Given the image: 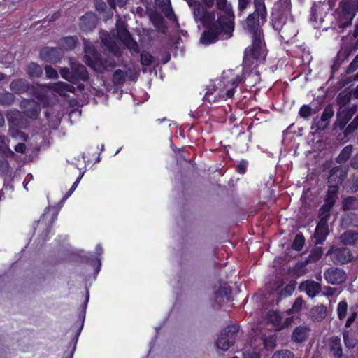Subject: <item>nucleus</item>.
Wrapping results in <instances>:
<instances>
[{
    "label": "nucleus",
    "mask_w": 358,
    "mask_h": 358,
    "mask_svg": "<svg viewBox=\"0 0 358 358\" xmlns=\"http://www.w3.org/2000/svg\"><path fill=\"white\" fill-rule=\"evenodd\" d=\"M255 10L250 15L243 23L244 29L252 34V45L245 50L243 58V71L242 74H236L232 70L223 72L221 88L213 96V92L208 90L203 99L210 103H215L220 99H229L234 96L235 88L245 79V73L250 71L257 76L255 68L258 64L265 59L266 50L262 41V30L259 27L260 22L265 21L266 10L263 0L254 1Z\"/></svg>",
    "instance_id": "f257e3e1"
},
{
    "label": "nucleus",
    "mask_w": 358,
    "mask_h": 358,
    "mask_svg": "<svg viewBox=\"0 0 358 358\" xmlns=\"http://www.w3.org/2000/svg\"><path fill=\"white\" fill-rule=\"evenodd\" d=\"M192 8L196 21H199L206 30L200 41L203 45L214 43L218 36L228 39L234 31L232 6L227 0H185Z\"/></svg>",
    "instance_id": "f03ea898"
},
{
    "label": "nucleus",
    "mask_w": 358,
    "mask_h": 358,
    "mask_svg": "<svg viewBox=\"0 0 358 358\" xmlns=\"http://www.w3.org/2000/svg\"><path fill=\"white\" fill-rule=\"evenodd\" d=\"M20 108L23 110L27 118L17 110H10L6 113V117L9 124V135L14 138L27 140L26 135L19 129L26 128L28 124V119H36L41 112L40 105L34 99L23 100Z\"/></svg>",
    "instance_id": "7ed1b4c3"
},
{
    "label": "nucleus",
    "mask_w": 358,
    "mask_h": 358,
    "mask_svg": "<svg viewBox=\"0 0 358 358\" xmlns=\"http://www.w3.org/2000/svg\"><path fill=\"white\" fill-rule=\"evenodd\" d=\"M117 36L122 43L119 45L115 41L114 37H112L108 33H102L101 36V41L110 52L119 57L121 54L122 47L127 48L131 52H137L138 46L130 36V34L125 28L124 21L118 20L116 23Z\"/></svg>",
    "instance_id": "20e7f679"
},
{
    "label": "nucleus",
    "mask_w": 358,
    "mask_h": 358,
    "mask_svg": "<svg viewBox=\"0 0 358 358\" xmlns=\"http://www.w3.org/2000/svg\"><path fill=\"white\" fill-rule=\"evenodd\" d=\"M273 15V27L280 33V36L285 41H289L296 36V31L294 28L292 20L287 22L289 9H287L283 14L277 12Z\"/></svg>",
    "instance_id": "39448f33"
},
{
    "label": "nucleus",
    "mask_w": 358,
    "mask_h": 358,
    "mask_svg": "<svg viewBox=\"0 0 358 358\" xmlns=\"http://www.w3.org/2000/svg\"><path fill=\"white\" fill-rule=\"evenodd\" d=\"M357 10V0H343L336 12L339 27L345 28L350 24Z\"/></svg>",
    "instance_id": "423d86ee"
},
{
    "label": "nucleus",
    "mask_w": 358,
    "mask_h": 358,
    "mask_svg": "<svg viewBox=\"0 0 358 358\" xmlns=\"http://www.w3.org/2000/svg\"><path fill=\"white\" fill-rule=\"evenodd\" d=\"M85 62L92 69L98 72H102L114 66L113 63H103L99 57L94 45L91 43L85 44Z\"/></svg>",
    "instance_id": "0eeeda50"
},
{
    "label": "nucleus",
    "mask_w": 358,
    "mask_h": 358,
    "mask_svg": "<svg viewBox=\"0 0 358 358\" xmlns=\"http://www.w3.org/2000/svg\"><path fill=\"white\" fill-rule=\"evenodd\" d=\"M45 88L52 90L62 96H65L67 92H73L75 89L73 86L64 82H58L51 85L42 87L41 92H36L35 96L44 106L50 104V102L47 100L48 92L45 93Z\"/></svg>",
    "instance_id": "6e6552de"
},
{
    "label": "nucleus",
    "mask_w": 358,
    "mask_h": 358,
    "mask_svg": "<svg viewBox=\"0 0 358 358\" xmlns=\"http://www.w3.org/2000/svg\"><path fill=\"white\" fill-rule=\"evenodd\" d=\"M238 331V327L233 324L227 327L220 334L217 343V348L227 351L234 343V335Z\"/></svg>",
    "instance_id": "1a4fd4ad"
},
{
    "label": "nucleus",
    "mask_w": 358,
    "mask_h": 358,
    "mask_svg": "<svg viewBox=\"0 0 358 358\" xmlns=\"http://www.w3.org/2000/svg\"><path fill=\"white\" fill-rule=\"evenodd\" d=\"M329 216V213L321 210L320 220L316 227L314 236L315 238H316V243L317 244H322L327 238V236L328 234L327 218Z\"/></svg>",
    "instance_id": "9d476101"
},
{
    "label": "nucleus",
    "mask_w": 358,
    "mask_h": 358,
    "mask_svg": "<svg viewBox=\"0 0 358 358\" xmlns=\"http://www.w3.org/2000/svg\"><path fill=\"white\" fill-rule=\"evenodd\" d=\"M357 106L355 105L352 106L349 109L338 110L336 122L334 123L335 128H338L342 130L345 128L347 123L352 118L353 115L356 112Z\"/></svg>",
    "instance_id": "9b49d317"
},
{
    "label": "nucleus",
    "mask_w": 358,
    "mask_h": 358,
    "mask_svg": "<svg viewBox=\"0 0 358 358\" xmlns=\"http://www.w3.org/2000/svg\"><path fill=\"white\" fill-rule=\"evenodd\" d=\"M291 322V318H284L283 315L277 311H271L268 315V322L272 324L276 331L287 327Z\"/></svg>",
    "instance_id": "f8f14e48"
},
{
    "label": "nucleus",
    "mask_w": 358,
    "mask_h": 358,
    "mask_svg": "<svg viewBox=\"0 0 358 358\" xmlns=\"http://www.w3.org/2000/svg\"><path fill=\"white\" fill-rule=\"evenodd\" d=\"M327 255L331 256L336 264H344L352 259L351 252L346 248H334L332 247L329 250Z\"/></svg>",
    "instance_id": "ddd939ff"
},
{
    "label": "nucleus",
    "mask_w": 358,
    "mask_h": 358,
    "mask_svg": "<svg viewBox=\"0 0 358 358\" xmlns=\"http://www.w3.org/2000/svg\"><path fill=\"white\" fill-rule=\"evenodd\" d=\"M57 213L55 208H48L45 210V213L41 217L36 226V229L41 231V229L46 228L49 229L50 226L57 219Z\"/></svg>",
    "instance_id": "4468645a"
},
{
    "label": "nucleus",
    "mask_w": 358,
    "mask_h": 358,
    "mask_svg": "<svg viewBox=\"0 0 358 358\" xmlns=\"http://www.w3.org/2000/svg\"><path fill=\"white\" fill-rule=\"evenodd\" d=\"M324 278L328 283L338 285L345 280L346 275L343 270L337 268H331L325 272Z\"/></svg>",
    "instance_id": "2eb2a0df"
},
{
    "label": "nucleus",
    "mask_w": 358,
    "mask_h": 358,
    "mask_svg": "<svg viewBox=\"0 0 358 358\" xmlns=\"http://www.w3.org/2000/svg\"><path fill=\"white\" fill-rule=\"evenodd\" d=\"M334 111L331 106H327L320 118L314 119V125L317 129L324 130L329 124L331 117L334 116Z\"/></svg>",
    "instance_id": "dca6fc26"
},
{
    "label": "nucleus",
    "mask_w": 358,
    "mask_h": 358,
    "mask_svg": "<svg viewBox=\"0 0 358 358\" xmlns=\"http://www.w3.org/2000/svg\"><path fill=\"white\" fill-rule=\"evenodd\" d=\"M62 56L59 48H45L41 50V58L48 62H57Z\"/></svg>",
    "instance_id": "f3484780"
},
{
    "label": "nucleus",
    "mask_w": 358,
    "mask_h": 358,
    "mask_svg": "<svg viewBox=\"0 0 358 358\" xmlns=\"http://www.w3.org/2000/svg\"><path fill=\"white\" fill-rule=\"evenodd\" d=\"M299 289L301 292H305L308 296L313 298L321 291V285L313 280H308L302 282Z\"/></svg>",
    "instance_id": "a211bd4d"
},
{
    "label": "nucleus",
    "mask_w": 358,
    "mask_h": 358,
    "mask_svg": "<svg viewBox=\"0 0 358 358\" xmlns=\"http://www.w3.org/2000/svg\"><path fill=\"white\" fill-rule=\"evenodd\" d=\"M338 191L337 185H331L329 187L327 192V198L326 199V203L323 206L321 209L322 211L329 213L331 207L335 203V196Z\"/></svg>",
    "instance_id": "6ab92c4d"
},
{
    "label": "nucleus",
    "mask_w": 358,
    "mask_h": 358,
    "mask_svg": "<svg viewBox=\"0 0 358 358\" xmlns=\"http://www.w3.org/2000/svg\"><path fill=\"white\" fill-rule=\"evenodd\" d=\"M10 87L14 93L21 94L27 92L29 89L30 85L25 79L20 78L13 80Z\"/></svg>",
    "instance_id": "aec40b11"
},
{
    "label": "nucleus",
    "mask_w": 358,
    "mask_h": 358,
    "mask_svg": "<svg viewBox=\"0 0 358 358\" xmlns=\"http://www.w3.org/2000/svg\"><path fill=\"white\" fill-rule=\"evenodd\" d=\"M96 22L95 15L92 13H87L81 17L80 25L85 30L92 29L95 27Z\"/></svg>",
    "instance_id": "412c9836"
},
{
    "label": "nucleus",
    "mask_w": 358,
    "mask_h": 358,
    "mask_svg": "<svg viewBox=\"0 0 358 358\" xmlns=\"http://www.w3.org/2000/svg\"><path fill=\"white\" fill-rule=\"evenodd\" d=\"M310 329L307 327L299 326L296 327L292 334V340L296 343H301L308 337Z\"/></svg>",
    "instance_id": "4be33fe9"
},
{
    "label": "nucleus",
    "mask_w": 358,
    "mask_h": 358,
    "mask_svg": "<svg viewBox=\"0 0 358 358\" xmlns=\"http://www.w3.org/2000/svg\"><path fill=\"white\" fill-rule=\"evenodd\" d=\"M155 5L170 20L175 19L170 0H155Z\"/></svg>",
    "instance_id": "5701e85b"
},
{
    "label": "nucleus",
    "mask_w": 358,
    "mask_h": 358,
    "mask_svg": "<svg viewBox=\"0 0 358 358\" xmlns=\"http://www.w3.org/2000/svg\"><path fill=\"white\" fill-rule=\"evenodd\" d=\"M341 240L345 245L358 248V233L352 231H346L341 235Z\"/></svg>",
    "instance_id": "b1692460"
},
{
    "label": "nucleus",
    "mask_w": 358,
    "mask_h": 358,
    "mask_svg": "<svg viewBox=\"0 0 358 358\" xmlns=\"http://www.w3.org/2000/svg\"><path fill=\"white\" fill-rule=\"evenodd\" d=\"M71 70L74 73L75 79L85 80L88 78V73L85 67L76 62L71 63Z\"/></svg>",
    "instance_id": "393cba45"
},
{
    "label": "nucleus",
    "mask_w": 358,
    "mask_h": 358,
    "mask_svg": "<svg viewBox=\"0 0 358 358\" xmlns=\"http://www.w3.org/2000/svg\"><path fill=\"white\" fill-rule=\"evenodd\" d=\"M327 311V308L324 305L317 306L311 309V317L315 320L321 321L326 317Z\"/></svg>",
    "instance_id": "a878e982"
},
{
    "label": "nucleus",
    "mask_w": 358,
    "mask_h": 358,
    "mask_svg": "<svg viewBox=\"0 0 358 358\" xmlns=\"http://www.w3.org/2000/svg\"><path fill=\"white\" fill-rule=\"evenodd\" d=\"M8 142L5 136L0 135V153L5 157H11L14 155V152L9 148Z\"/></svg>",
    "instance_id": "bb28decb"
},
{
    "label": "nucleus",
    "mask_w": 358,
    "mask_h": 358,
    "mask_svg": "<svg viewBox=\"0 0 358 358\" xmlns=\"http://www.w3.org/2000/svg\"><path fill=\"white\" fill-rule=\"evenodd\" d=\"M351 95L350 93L346 92H343L338 94L337 101L338 104L339 105V110L342 109H349L351 106H348V104L350 101Z\"/></svg>",
    "instance_id": "cd10ccee"
},
{
    "label": "nucleus",
    "mask_w": 358,
    "mask_h": 358,
    "mask_svg": "<svg viewBox=\"0 0 358 358\" xmlns=\"http://www.w3.org/2000/svg\"><path fill=\"white\" fill-rule=\"evenodd\" d=\"M27 73L31 78H38L42 75L43 70L38 64L31 63L27 68Z\"/></svg>",
    "instance_id": "c85d7f7f"
},
{
    "label": "nucleus",
    "mask_w": 358,
    "mask_h": 358,
    "mask_svg": "<svg viewBox=\"0 0 358 358\" xmlns=\"http://www.w3.org/2000/svg\"><path fill=\"white\" fill-rule=\"evenodd\" d=\"M352 146L350 145L345 146L342 150V151L341 152L339 155L338 156V157L336 159L337 162L338 163L345 162L349 159L350 155H352Z\"/></svg>",
    "instance_id": "c756f323"
},
{
    "label": "nucleus",
    "mask_w": 358,
    "mask_h": 358,
    "mask_svg": "<svg viewBox=\"0 0 358 358\" xmlns=\"http://www.w3.org/2000/svg\"><path fill=\"white\" fill-rule=\"evenodd\" d=\"M78 40L76 37H66L62 40L61 45L65 50H73L77 45Z\"/></svg>",
    "instance_id": "7c9ffc66"
},
{
    "label": "nucleus",
    "mask_w": 358,
    "mask_h": 358,
    "mask_svg": "<svg viewBox=\"0 0 358 358\" xmlns=\"http://www.w3.org/2000/svg\"><path fill=\"white\" fill-rule=\"evenodd\" d=\"M15 100V96L9 92H3L0 94V105L8 106L11 105Z\"/></svg>",
    "instance_id": "2f4dec72"
},
{
    "label": "nucleus",
    "mask_w": 358,
    "mask_h": 358,
    "mask_svg": "<svg viewBox=\"0 0 358 358\" xmlns=\"http://www.w3.org/2000/svg\"><path fill=\"white\" fill-rule=\"evenodd\" d=\"M358 129V115L352 120V121L346 127L343 134L345 136H348L352 134Z\"/></svg>",
    "instance_id": "473e14b6"
},
{
    "label": "nucleus",
    "mask_w": 358,
    "mask_h": 358,
    "mask_svg": "<svg viewBox=\"0 0 358 358\" xmlns=\"http://www.w3.org/2000/svg\"><path fill=\"white\" fill-rule=\"evenodd\" d=\"M348 310V303L345 301H341L338 303L337 306V314L340 320H343L345 317Z\"/></svg>",
    "instance_id": "72a5a7b5"
},
{
    "label": "nucleus",
    "mask_w": 358,
    "mask_h": 358,
    "mask_svg": "<svg viewBox=\"0 0 358 358\" xmlns=\"http://www.w3.org/2000/svg\"><path fill=\"white\" fill-rule=\"evenodd\" d=\"M358 206V200L355 198L348 197L343 201V208L345 210L355 209Z\"/></svg>",
    "instance_id": "f704fd0d"
},
{
    "label": "nucleus",
    "mask_w": 358,
    "mask_h": 358,
    "mask_svg": "<svg viewBox=\"0 0 358 358\" xmlns=\"http://www.w3.org/2000/svg\"><path fill=\"white\" fill-rule=\"evenodd\" d=\"M126 76L131 78L127 73H124L122 70H116L113 74V81L116 84L122 83L124 80Z\"/></svg>",
    "instance_id": "c9c22d12"
},
{
    "label": "nucleus",
    "mask_w": 358,
    "mask_h": 358,
    "mask_svg": "<svg viewBox=\"0 0 358 358\" xmlns=\"http://www.w3.org/2000/svg\"><path fill=\"white\" fill-rule=\"evenodd\" d=\"M60 74L62 78L68 81L73 82L76 80L73 71L72 70L71 71H69L67 68H62Z\"/></svg>",
    "instance_id": "e433bc0d"
},
{
    "label": "nucleus",
    "mask_w": 358,
    "mask_h": 358,
    "mask_svg": "<svg viewBox=\"0 0 358 358\" xmlns=\"http://www.w3.org/2000/svg\"><path fill=\"white\" fill-rule=\"evenodd\" d=\"M331 348L334 350V355L337 357H341L342 355V349L340 340L338 338H333L331 341Z\"/></svg>",
    "instance_id": "4c0bfd02"
},
{
    "label": "nucleus",
    "mask_w": 358,
    "mask_h": 358,
    "mask_svg": "<svg viewBox=\"0 0 358 358\" xmlns=\"http://www.w3.org/2000/svg\"><path fill=\"white\" fill-rule=\"evenodd\" d=\"M262 341L264 344V347L267 350H272L275 347L276 338L274 336L264 338Z\"/></svg>",
    "instance_id": "58836bf2"
},
{
    "label": "nucleus",
    "mask_w": 358,
    "mask_h": 358,
    "mask_svg": "<svg viewBox=\"0 0 358 358\" xmlns=\"http://www.w3.org/2000/svg\"><path fill=\"white\" fill-rule=\"evenodd\" d=\"M304 244V238L301 234H297L295 236V238L294 240L293 244H292V248L299 251L302 249Z\"/></svg>",
    "instance_id": "ea45409f"
},
{
    "label": "nucleus",
    "mask_w": 358,
    "mask_h": 358,
    "mask_svg": "<svg viewBox=\"0 0 358 358\" xmlns=\"http://www.w3.org/2000/svg\"><path fill=\"white\" fill-rule=\"evenodd\" d=\"M154 25L156 27V28L159 30L160 31L164 32L165 30V25L163 22V19L159 15H155L152 16L151 18Z\"/></svg>",
    "instance_id": "a19ab883"
},
{
    "label": "nucleus",
    "mask_w": 358,
    "mask_h": 358,
    "mask_svg": "<svg viewBox=\"0 0 358 358\" xmlns=\"http://www.w3.org/2000/svg\"><path fill=\"white\" fill-rule=\"evenodd\" d=\"M141 62L143 65L149 66L154 62V58L149 52H143L141 54Z\"/></svg>",
    "instance_id": "79ce46f5"
},
{
    "label": "nucleus",
    "mask_w": 358,
    "mask_h": 358,
    "mask_svg": "<svg viewBox=\"0 0 358 358\" xmlns=\"http://www.w3.org/2000/svg\"><path fill=\"white\" fill-rule=\"evenodd\" d=\"M272 358H294V355L289 350H282L278 352H276Z\"/></svg>",
    "instance_id": "37998d69"
},
{
    "label": "nucleus",
    "mask_w": 358,
    "mask_h": 358,
    "mask_svg": "<svg viewBox=\"0 0 358 358\" xmlns=\"http://www.w3.org/2000/svg\"><path fill=\"white\" fill-rule=\"evenodd\" d=\"M45 76L50 79H56L58 78V73L52 66L46 65L45 66Z\"/></svg>",
    "instance_id": "c03bdc74"
},
{
    "label": "nucleus",
    "mask_w": 358,
    "mask_h": 358,
    "mask_svg": "<svg viewBox=\"0 0 358 358\" xmlns=\"http://www.w3.org/2000/svg\"><path fill=\"white\" fill-rule=\"evenodd\" d=\"M303 304H304L303 300H302L301 298L296 299L294 305L292 306V308L290 309V312L292 313H297V312L300 311L301 310Z\"/></svg>",
    "instance_id": "a18cd8bd"
},
{
    "label": "nucleus",
    "mask_w": 358,
    "mask_h": 358,
    "mask_svg": "<svg viewBox=\"0 0 358 358\" xmlns=\"http://www.w3.org/2000/svg\"><path fill=\"white\" fill-rule=\"evenodd\" d=\"M312 113V109L308 106L304 105L299 110V115L302 117H308L310 116Z\"/></svg>",
    "instance_id": "49530a36"
},
{
    "label": "nucleus",
    "mask_w": 358,
    "mask_h": 358,
    "mask_svg": "<svg viewBox=\"0 0 358 358\" xmlns=\"http://www.w3.org/2000/svg\"><path fill=\"white\" fill-rule=\"evenodd\" d=\"M358 69V55L347 68V73H352Z\"/></svg>",
    "instance_id": "de8ad7c7"
},
{
    "label": "nucleus",
    "mask_w": 358,
    "mask_h": 358,
    "mask_svg": "<svg viewBox=\"0 0 358 358\" xmlns=\"http://www.w3.org/2000/svg\"><path fill=\"white\" fill-rule=\"evenodd\" d=\"M107 1L113 9H115L116 5L123 7L127 3V0H107Z\"/></svg>",
    "instance_id": "09e8293b"
},
{
    "label": "nucleus",
    "mask_w": 358,
    "mask_h": 358,
    "mask_svg": "<svg viewBox=\"0 0 358 358\" xmlns=\"http://www.w3.org/2000/svg\"><path fill=\"white\" fill-rule=\"evenodd\" d=\"M83 173L76 179V180L74 182V183L72 185L71 187L70 188L69 191L68 192V193H66V194L65 195V199L68 198L69 196H70L72 193L75 191V189H76V187H78L80 180H81V178L83 176Z\"/></svg>",
    "instance_id": "8fccbe9b"
},
{
    "label": "nucleus",
    "mask_w": 358,
    "mask_h": 358,
    "mask_svg": "<svg viewBox=\"0 0 358 358\" xmlns=\"http://www.w3.org/2000/svg\"><path fill=\"white\" fill-rule=\"evenodd\" d=\"M9 169V164L5 159H0V173H6Z\"/></svg>",
    "instance_id": "3c124183"
},
{
    "label": "nucleus",
    "mask_w": 358,
    "mask_h": 358,
    "mask_svg": "<svg viewBox=\"0 0 358 358\" xmlns=\"http://www.w3.org/2000/svg\"><path fill=\"white\" fill-rule=\"evenodd\" d=\"M244 358H259V352L256 350L249 352V350L245 349L243 352Z\"/></svg>",
    "instance_id": "603ef678"
},
{
    "label": "nucleus",
    "mask_w": 358,
    "mask_h": 358,
    "mask_svg": "<svg viewBox=\"0 0 358 358\" xmlns=\"http://www.w3.org/2000/svg\"><path fill=\"white\" fill-rule=\"evenodd\" d=\"M336 291V289L330 287H325L322 291L324 296H333Z\"/></svg>",
    "instance_id": "864d4df0"
},
{
    "label": "nucleus",
    "mask_w": 358,
    "mask_h": 358,
    "mask_svg": "<svg viewBox=\"0 0 358 358\" xmlns=\"http://www.w3.org/2000/svg\"><path fill=\"white\" fill-rule=\"evenodd\" d=\"M356 317H357V313L356 312L352 313L345 322V327H350L351 326V324L353 323V322L355 321Z\"/></svg>",
    "instance_id": "5fc2aeb1"
},
{
    "label": "nucleus",
    "mask_w": 358,
    "mask_h": 358,
    "mask_svg": "<svg viewBox=\"0 0 358 358\" xmlns=\"http://www.w3.org/2000/svg\"><path fill=\"white\" fill-rule=\"evenodd\" d=\"M15 150L17 152L24 153L26 150V145L24 143H20L15 147Z\"/></svg>",
    "instance_id": "6e6d98bb"
},
{
    "label": "nucleus",
    "mask_w": 358,
    "mask_h": 358,
    "mask_svg": "<svg viewBox=\"0 0 358 358\" xmlns=\"http://www.w3.org/2000/svg\"><path fill=\"white\" fill-rule=\"evenodd\" d=\"M95 5L96 9L99 10H103L106 6L105 3L102 0H96Z\"/></svg>",
    "instance_id": "4d7b16f0"
},
{
    "label": "nucleus",
    "mask_w": 358,
    "mask_h": 358,
    "mask_svg": "<svg viewBox=\"0 0 358 358\" xmlns=\"http://www.w3.org/2000/svg\"><path fill=\"white\" fill-rule=\"evenodd\" d=\"M246 162H241L240 164L237 166V170L240 173H244L246 169Z\"/></svg>",
    "instance_id": "13d9d810"
},
{
    "label": "nucleus",
    "mask_w": 358,
    "mask_h": 358,
    "mask_svg": "<svg viewBox=\"0 0 358 358\" xmlns=\"http://www.w3.org/2000/svg\"><path fill=\"white\" fill-rule=\"evenodd\" d=\"M351 166L354 169H358V153L352 159Z\"/></svg>",
    "instance_id": "bf43d9fd"
},
{
    "label": "nucleus",
    "mask_w": 358,
    "mask_h": 358,
    "mask_svg": "<svg viewBox=\"0 0 358 358\" xmlns=\"http://www.w3.org/2000/svg\"><path fill=\"white\" fill-rule=\"evenodd\" d=\"M247 4H248L247 0H239L238 8H239L240 10H244L246 8Z\"/></svg>",
    "instance_id": "052dcab7"
},
{
    "label": "nucleus",
    "mask_w": 358,
    "mask_h": 358,
    "mask_svg": "<svg viewBox=\"0 0 358 358\" xmlns=\"http://www.w3.org/2000/svg\"><path fill=\"white\" fill-rule=\"evenodd\" d=\"M294 285H288L286 287L285 292H288V295H290L292 294V292L294 291Z\"/></svg>",
    "instance_id": "680f3d73"
},
{
    "label": "nucleus",
    "mask_w": 358,
    "mask_h": 358,
    "mask_svg": "<svg viewBox=\"0 0 358 358\" xmlns=\"http://www.w3.org/2000/svg\"><path fill=\"white\" fill-rule=\"evenodd\" d=\"M343 338H344V342H345V343L347 347L352 348V347L354 346L353 344H351L350 342L348 341L345 334L343 335Z\"/></svg>",
    "instance_id": "e2e57ef3"
},
{
    "label": "nucleus",
    "mask_w": 358,
    "mask_h": 358,
    "mask_svg": "<svg viewBox=\"0 0 358 358\" xmlns=\"http://www.w3.org/2000/svg\"><path fill=\"white\" fill-rule=\"evenodd\" d=\"M96 252L98 255H100L103 252V249L99 245L96 248Z\"/></svg>",
    "instance_id": "0e129e2a"
},
{
    "label": "nucleus",
    "mask_w": 358,
    "mask_h": 358,
    "mask_svg": "<svg viewBox=\"0 0 358 358\" xmlns=\"http://www.w3.org/2000/svg\"><path fill=\"white\" fill-rule=\"evenodd\" d=\"M352 95L355 98L358 99V85L353 90Z\"/></svg>",
    "instance_id": "69168bd1"
},
{
    "label": "nucleus",
    "mask_w": 358,
    "mask_h": 358,
    "mask_svg": "<svg viewBox=\"0 0 358 358\" xmlns=\"http://www.w3.org/2000/svg\"><path fill=\"white\" fill-rule=\"evenodd\" d=\"M354 36L357 37L358 36V24L356 26L355 31H354Z\"/></svg>",
    "instance_id": "338daca9"
},
{
    "label": "nucleus",
    "mask_w": 358,
    "mask_h": 358,
    "mask_svg": "<svg viewBox=\"0 0 358 358\" xmlns=\"http://www.w3.org/2000/svg\"><path fill=\"white\" fill-rule=\"evenodd\" d=\"M336 173V171L333 170L332 173L329 177V181H331L334 180V174Z\"/></svg>",
    "instance_id": "774afa93"
}]
</instances>
